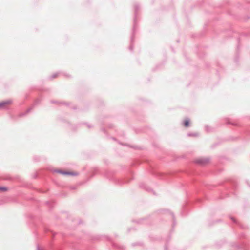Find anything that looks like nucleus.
<instances>
[{
  "label": "nucleus",
  "instance_id": "1",
  "mask_svg": "<svg viewBox=\"0 0 250 250\" xmlns=\"http://www.w3.org/2000/svg\"><path fill=\"white\" fill-rule=\"evenodd\" d=\"M54 172L63 175L75 176H77L79 173L76 172L68 171L60 169H56Z\"/></svg>",
  "mask_w": 250,
  "mask_h": 250
},
{
  "label": "nucleus",
  "instance_id": "2",
  "mask_svg": "<svg viewBox=\"0 0 250 250\" xmlns=\"http://www.w3.org/2000/svg\"><path fill=\"white\" fill-rule=\"evenodd\" d=\"M12 103L11 100H6L0 102V109H6L8 106Z\"/></svg>",
  "mask_w": 250,
  "mask_h": 250
},
{
  "label": "nucleus",
  "instance_id": "3",
  "mask_svg": "<svg viewBox=\"0 0 250 250\" xmlns=\"http://www.w3.org/2000/svg\"><path fill=\"white\" fill-rule=\"evenodd\" d=\"M209 162V160L208 159H200L196 161V163L201 165H205Z\"/></svg>",
  "mask_w": 250,
  "mask_h": 250
},
{
  "label": "nucleus",
  "instance_id": "4",
  "mask_svg": "<svg viewBox=\"0 0 250 250\" xmlns=\"http://www.w3.org/2000/svg\"><path fill=\"white\" fill-rule=\"evenodd\" d=\"M190 119L188 118H186L183 122V125L185 127H188L189 126Z\"/></svg>",
  "mask_w": 250,
  "mask_h": 250
},
{
  "label": "nucleus",
  "instance_id": "5",
  "mask_svg": "<svg viewBox=\"0 0 250 250\" xmlns=\"http://www.w3.org/2000/svg\"><path fill=\"white\" fill-rule=\"evenodd\" d=\"M32 110V108H29L28 109H27L26 110V111L24 113H22V114H21L20 115V116H24L25 115H26L27 113H28L31 110Z\"/></svg>",
  "mask_w": 250,
  "mask_h": 250
},
{
  "label": "nucleus",
  "instance_id": "6",
  "mask_svg": "<svg viewBox=\"0 0 250 250\" xmlns=\"http://www.w3.org/2000/svg\"><path fill=\"white\" fill-rule=\"evenodd\" d=\"M59 74L58 73H55V74H53L51 77L52 78H56L58 76Z\"/></svg>",
  "mask_w": 250,
  "mask_h": 250
},
{
  "label": "nucleus",
  "instance_id": "7",
  "mask_svg": "<svg viewBox=\"0 0 250 250\" xmlns=\"http://www.w3.org/2000/svg\"><path fill=\"white\" fill-rule=\"evenodd\" d=\"M228 124H231L232 125H237V124L236 123H231V122H228Z\"/></svg>",
  "mask_w": 250,
  "mask_h": 250
},
{
  "label": "nucleus",
  "instance_id": "8",
  "mask_svg": "<svg viewBox=\"0 0 250 250\" xmlns=\"http://www.w3.org/2000/svg\"><path fill=\"white\" fill-rule=\"evenodd\" d=\"M6 191V188H0V192H4Z\"/></svg>",
  "mask_w": 250,
  "mask_h": 250
},
{
  "label": "nucleus",
  "instance_id": "9",
  "mask_svg": "<svg viewBox=\"0 0 250 250\" xmlns=\"http://www.w3.org/2000/svg\"><path fill=\"white\" fill-rule=\"evenodd\" d=\"M52 103H57V102H56V101H52Z\"/></svg>",
  "mask_w": 250,
  "mask_h": 250
},
{
  "label": "nucleus",
  "instance_id": "10",
  "mask_svg": "<svg viewBox=\"0 0 250 250\" xmlns=\"http://www.w3.org/2000/svg\"><path fill=\"white\" fill-rule=\"evenodd\" d=\"M0 188H5V187H4V186H0Z\"/></svg>",
  "mask_w": 250,
  "mask_h": 250
},
{
  "label": "nucleus",
  "instance_id": "11",
  "mask_svg": "<svg viewBox=\"0 0 250 250\" xmlns=\"http://www.w3.org/2000/svg\"><path fill=\"white\" fill-rule=\"evenodd\" d=\"M61 104H64V103H60Z\"/></svg>",
  "mask_w": 250,
  "mask_h": 250
}]
</instances>
